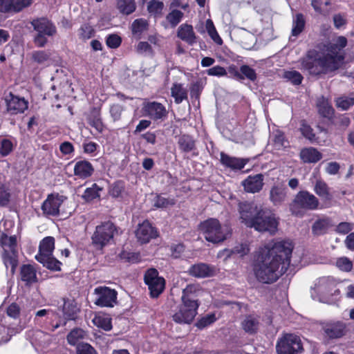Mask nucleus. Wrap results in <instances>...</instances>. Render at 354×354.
Here are the masks:
<instances>
[{"label": "nucleus", "instance_id": "46", "mask_svg": "<svg viewBox=\"0 0 354 354\" xmlns=\"http://www.w3.org/2000/svg\"><path fill=\"white\" fill-rule=\"evenodd\" d=\"M273 143L276 149L280 150L288 147L289 142L287 140L284 132L277 130L274 134Z\"/></svg>", "mask_w": 354, "mask_h": 354}, {"label": "nucleus", "instance_id": "47", "mask_svg": "<svg viewBox=\"0 0 354 354\" xmlns=\"http://www.w3.org/2000/svg\"><path fill=\"white\" fill-rule=\"evenodd\" d=\"M86 335V333L84 330L77 328H74L67 335L68 343L72 346H75L77 344L80 340L84 339Z\"/></svg>", "mask_w": 354, "mask_h": 354}, {"label": "nucleus", "instance_id": "32", "mask_svg": "<svg viewBox=\"0 0 354 354\" xmlns=\"http://www.w3.org/2000/svg\"><path fill=\"white\" fill-rule=\"evenodd\" d=\"M171 96L174 97L176 104L188 100V91L181 83L175 82L171 87Z\"/></svg>", "mask_w": 354, "mask_h": 354}, {"label": "nucleus", "instance_id": "62", "mask_svg": "<svg viewBox=\"0 0 354 354\" xmlns=\"http://www.w3.org/2000/svg\"><path fill=\"white\" fill-rule=\"evenodd\" d=\"M106 45L109 48H118L122 44V38L117 34H109L106 37Z\"/></svg>", "mask_w": 354, "mask_h": 354}, {"label": "nucleus", "instance_id": "42", "mask_svg": "<svg viewBox=\"0 0 354 354\" xmlns=\"http://www.w3.org/2000/svg\"><path fill=\"white\" fill-rule=\"evenodd\" d=\"M330 226L328 218L317 220L312 226L313 233L315 235L324 234Z\"/></svg>", "mask_w": 354, "mask_h": 354}, {"label": "nucleus", "instance_id": "5", "mask_svg": "<svg viewBox=\"0 0 354 354\" xmlns=\"http://www.w3.org/2000/svg\"><path fill=\"white\" fill-rule=\"evenodd\" d=\"M340 282L331 276L319 278L315 284L319 301L328 304H336L341 297V291L337 288Z\"/></svg>", "mask_w": 354, "mask_h": 354}, {"label": "nucleus", "instance_id": "55", "mask_svg": "<svg viewBox=\"0 0 354 354\" xmlns=\"http://www.w3.org/2000/svg\"><path fill=\"white\" fill-rule=\"evenodd\" d=\"M335 102L337 109L346 111L354 105V97L341 96L336 98Z\"/></svg>", "mask_w": 354, "mask_h": 354}, {"label": "nucleus", "instance_id": "27", "mask_svg": "<svg viewBox=\"0 0 354 354\" xmlns=\"http://www.w3.org/2000/svg\"><path fill=\"white\" fill-rule=\"evenodd\" d=\"M177 37L190 46L196 42V36L192 25L181 24L178 28Z\"/></svg>", "mask_w": 354, "mask_h": 354}, {"label": "nucleus", "instance_id": "24", "mask_svg": "<svg viewBox=\"0 0 354 354\" xmlns=\"http://www.w3.org/2000/svg\"><path fill=\"white\" fill-rule=\"evenodd\" d=\"M325 335L330 339L342 337L346 331V326L341 322L327 323L323 327Z\"/></svg>", "mask_w": 354, "mask_h": 354}, {"label": "nucleus", "instance_id": "22", "mask_svg": "<svg viewBox=\"0 0 354 354\" xmlns=\"http://www.w3.org/2000/svg\"><path fill=\"white\" fill-rule=\"evenodd\" d=\"M220 156L221 165L232 170H241L249 161L248 158L232 157L223 151L221 152Z\"/></svg>", "mask_w": 354, "mask_h": 354}, {"label": "nucleus", "instance_id": "31", "mask_svg": "<svg viewBox=\"0 0 354 354\" xmlns=\"http://www.w3.org/2000/svg\"><path fill=\"white\" fill-rule=\"evenodd\" d=\"M2 259L6 268H8L9 266L10 267V274L13 275L15 273L19 263L18 251H8L4 248Z\"/></svg>", "mask_w": 354, "mask_h": 354}, {"label": "nucleus", "instance_id": "14", "mask_svg": "<svg viewBox=\"0 0 354 354\" xmlns=\"http://www.w3.org/2000/svg\"><path fill=\"white\" fill-rule=\"evenodd\" d=\"M158 236L157 228L153 226L149 220H145L142 223H139L136 231V236L141 243H147Z\"/></svg>", "mask_w": 354, "mask_h": 354}, {"label": "nucleus", "instance_id": "39", "mask_svg": "<svg viewBox=\"0 0 354 354\" xmlns=\"http://www.w3.org/2000/svg\"><path fill=\"white\" fill-rule=\"evenodd\" d=\"M12 201V192L10 187L0 180V207H7Z\"/></svg>", "mask_w": 354, "mask_h": 354}, {"label": "nucleus", "instance_id": "15", "mask_svg": "<svg viewBox=\"0 0 354 354\" xmlns=\"http://www.w3.org/2000/svg\"><path fill=\"white\" fill-rule=\"evenodd\" d=\"M227 73L230 74V77L236 80L241 81L245 78L254 82L257 78V75L254 68L249 65L243 64L241 66L240 68L234 65L231 64L227 67Z\"/></svg>", "mask_w": 354, "mask_h": 354}, {"label": "nucleus", "instance_id": "11", "mask_svg": "<svg viewBox=\"0 0 354 354\" xmlns=\"http://www.w3.org/2000/svg\"><path fill=\"white\" fill-rule=\"evenodd\" d=\"M142 111L144 115L149 117L154 121L163 120L168 115L165 106L160 102L156 101L143 103Z\"/></svg>", "mask_w": 354, "mask_h": 354}, {"label": "nucleus", "instance_id": "58", "mask_svg": "<svg viewBox=\"0 0 354 354\" xmlns=\"http://www.w3.org/2000/svg\"><path fill=\"white\" fill-rule=\"evenodd\" d=\"M283 77L294 85H299L303 81L302 75L297 71H286Z\"/></svg>", "mask_w": 354, "mask_h": 354}, {"label": "nucleus", "instance_id": "23", "mask_svg": "<svg viewBox=\"0 0 354 354\" xmlns=\"http://www.w3.org/2000/svg\"><path fill=\"white\" fill-rule=\"evenodd\" d=\"M31 24L38 33L47 36H53L57 32L55 26L46 17L34 19Z\"/></svg>", "mask_w": 354, "mask_h": 354}, {"label": "nucleus", "instance_id": "52", "mask_svg": "<svg viewBox=\"0 0 354 354\" xmlns=\"http://www.w3.org/2000/svg\"><path fill=\"white\" fill-rule=\"evenodd\" d=\"M55 249V239L53 236H46L44 238L39 246V252H44L50 254H53Z\"/></svg>", "mask_w": 354, "mask_h": 354}, {"label": "nucleus", "instance_id": "4", "mask_svg": "<svg viewBox=\"0 0 354 354\" xmlns=\"http://www.w3.org/2000/svg\"><path fill=\"white\" fill-rule=\"evenodd\" d=\"M119 227L112 221L101 222L96 225L91 236V245L97 251L104 249L114 243V237L118 234Z\"/></svg>", "mask_w": 354, "mask_h": 354}, {"label": "nucleus", "instance_id": "49", "mask_svg": "<svg viewBox=\"0 0 354 354\" xmlns=\"http://www.w3.org/2000/svg\"><path fill=\"white\" fill-rule=\"evenodd\" d=\"M51 53L46 50H35L32 53V59L38 64H45L50 61Z\"/></svg>", "mask_w": 354, "mask_h": 354}, {"label": "nucleus", "instance_id": "6", "mask_svg": "<svg viewBox=\"0 0 354 354\" xmlns=\"http://www.w3.org/2000/svg\"><path fill=\"white\" fill-rule=\"evenodd\" d=\"M279 218L268 208H260L256 213L252 227L259 232L274 234L278 230Z\"/></svg>", "mask_w": 354, "mask_h": 354}, {"label": "nucleus", "instance_id": "59", "mask_svg": "<svg viewBox=\"0 0 354 354\" xmlns=\"http://www.w3.org/2000/svg\"><path fill=\"white\" fill-rule=\"evenodd\" d=\"M175 201L174 199H169L162 197L160 194H157L153 199V207L156 208H164L169 205H174Z\"/></svg>", "mask_w": 354, "mask_h": 354}, {"label": "nucleus", "instance_id": "7", "mask_svg": "<svg viewBox=\"0 0 354 354\" xmlns=\"http://www.w3.org/2000/svg\"><path fill=\"white\" fill-rule=\"evenodd\" d=\"M318 198L306 190L299 191L290 205L292 214L302 216L303 210H315L319 208Z\"/></svg>", "mask_w": 354, "mask_h": 354}, {"label": "nucleus", "instance_id": "13", "mask_svg": "<svg viewBox=\"0 0 354 354\" xmlns=\"http://www.w3.org/2000/svg\"><path fill=\"white\" fill-rule=\"evenodd\" d=\"M200 291L199 285L188 284L183 290L182 301L187 310H198L200 302L198 292Z\"/></svg>", "mask_w": 354, "mask_h": 354}, {"label": "nucleus", "instance_id": "57", "mask_svg": "<svg viewBox=\"0 0 354 354\" xmlns=\"http://www.w3.org/2000/svg\"><path fill=\"white\" fill-rule=\"evenodd\" d=\"M124 111L125 106L118 103L111 104L109 109L111 116L114 122L121 120L122 112Z\"/></svg>", "mask_w": 354, "mask_h": 354}, {"label": "nucleus", "instance_id": "2", "mask_svg": "<svg viewBox=\"0 0 354 354\" xmlns=\"http://www.w3.org/2000/svg\"><path fill=\"white\" fill-rule=\"evenodd\" d=\"M335 58L331 55H322L319 51L310 49L301 59L300 63L302 69L307 71L310 75L319 76L338 70Z\"/></svg>", "mask_w": 354, "mask_h": 354}, {"label": "nucleus", "instance_id": "3", "mask_svg": "<svg viewBox=\"0 0 354 354\" xmlns=\"http://www.w3.org/2000/svg\"><path fill=\"white\" fill-rule=\"evenodd\" d=\"M199 230L205 239L214 244L223 243L232 234V230L230 225H222L217 218H209L201 222Z\"/></svg>", "mask_w": 354, "mask_h": 354}, {"label": "nucleus", "instance_id": "43", "mask_svg": "<svg viewBox=\"0 0 354 354\" xmlns=\"http://www.w3.org/2000/svg\"><path fill=\"white\" fill-rule=\"evenodd\" d=\"M196 315V311H176L173 315L174 320L178 323L189 324Z\"/></svg>", "mask_w": 354, "mask_h": 354}, {"label": "nucleus", "instance_id": "1", "mask_svg": "<svg viewBox=\"0 0 354 354\" xmlns=\"http://www.w3.org/2000/svg\"><path fill=\"white\" fill-rule=\"evenodd\" d=\"M294 245L281 240L257 248L252 254L251 266L257 280L271 284L285 274L290 264Z\"/></svg>", "mask_w": 354, "mask_h": 354}, {"label": "nucleus", "instance_id": "35", "mask_svg": "<svg viewBox=\"0 0 354 354\" xmlns=\"http://www.w3.org/2000/svg\"><path fill=\"white\" fill-rule=\"evenodd\" d=\"M299 131L301 136L310 143H314L317 141L318 138L316 136L314 129L305 119L299 121Z\"/></svg>", "mask_w": 354, "mask_h": 354}, {"label": "nucleus", "instance_id": "53", "mask_svg": "<svg viewBox=\"0 0 354 354\" xmlns=\"http://www.w3.org/2000/svg\"><path fill=\"white\" fill-rule=\"evenodd\" d=\"M206 30L207 31L208 35L212 38V39L218 45H221L223 44V39L219 36L213 21L211 19H207L206 21L205 24Z\"/></svg>", "mask_w": 354, "mask_h": 354}, {"label": "nucleus", "instance_id": "26", "mask_svg": "<svg viewBox=\"0 0 354 354\" xmlns=\"http://www.w3.org/2000/svg\"><path fill=\"white\" fill-rule=\"evenodd\" d=\"M287 189L283 185H276L271 187L269 199L275 206L281 205L286 198Z\"/></svg>", "mask_w": 354, "mask_h": 354}, {"label": "nucleus", "instance_id": "30", "mask_svg": "<svg viewBox=\"0 0 354 354\" xmlns=\"http://www.w3.org/2000/svg\"><path fill=\"white\" fill-rule=\"evenodd\" d=\"M21 279L26 286H30L37 281L36 270L30 264H24L20 268Z\"/></svg>", "mask_w": 354, "mask_h": 354}, {"label": "nucleus", "instance_id": "29", "mask_svg": "<svg viewBox=\"0 0 354 354\" xmlns=\"http://www.w3.org/2000/svg\"><path fill=\"white\" fill-rule=\"evenodd\" d=\"M317 108L318 113L322 117L328 120H331L334 117L335 109L329 100L324 96L317 100Z\"/></svg>", "mask_w": 354, "mask_h": 354}, {"label": "nucleus", "instance_id": "48", "mask_svg": "<svg viewBox=\"0 0 354 354\" xmlns=\"http://www.w3.org/2000/svg\"><path fill=\"white\" fill-rule=\"evenodd\" d=\"M95 34L94 28L88 23L83 24L78 29L79 38L83 41L91 39L95 36Z\"/></svg>", "mask_w": 354, "mask_h": 354}, {"label": "nucleus", "instance_id": "40", "mask_svg": "<svg viewBox=\"0 0 354 354\" xmlns=\"http://www.w3.org/2000/svg\"><path fill=\"white\" fill-rule=\"evenodd\" d=\"M306 19L302 13L296 14L292 21L291 35L294 37L299 36L305 28Z\"/></svg>", "mask_w": 354, "mask_h": 354}, {"label": "nucleus", "instance_id": "33", "mask_svg": "<svg viewBox=\"0 0 354 354\" xmlns=\"http://www.w3.org/2000/svg\"><path fill=\"white\" fill-rule=\"evenodd\" d=\"M314 191L324 203H330L333 195L330 192V188L324 180H317L315 185Z\"/></svg>", "mask_w": 354, "mask_h": 354}, {"label": "nucleus", "instance_id": "18", "mask_svg": "<svg viewBox=\"0 0 354 354\" xmlns=\"http://www.w3.org/2000/svg\"><path fill=\"white\" fill-rule=\"evenodd\" d=\"M6 111L10 115H17L23 113L28 107V102L24 97H19L10 93L9 96L6 99Z\"/></svg>", "mask_w": 354, "mask_h": 354}, {"label": "nucleus", "instance_id": "36", "mask_svg": "<svg viewBox=\"0 0 354 354\" xmlns=\"http://www.w3.org/2000/svg\"><path fill=\"white\" fill-rule=\"evenodd\" d=\"M116 8L120 13L124 15H130L136 10L135 0H116Z\"/></svg>", "mask_w": 354, "mask_h": 354}, {"label": "nucleus", "instance_id": "17", "mask_svg": "<svg viewBox=\"0 0 354 354\" xmlns=\"http://www.w3.org/2000/svg\"><path fill=\"white\" fill-rule=\"evenodd\" d=\"M187 272L189 276L198 279H203L215 276L216 274V268L213 265L205 263H197L192 265Z\"/></svg>", "mask_w": 354, "mask_h": 354}, {"label": "nucleus", "instance_id": "20", "mask_svg": "<svg viewBox=\"0 0 354 354\" xmlns=\"http://www.w3.org/2000/svg\"><path fill=\"white\" fill-rule=\"evenodd\" d=\"M263 175L262 174L250 175L242 181L244 190L251 194L259 192L263 189Z\"/></svg>", "mask_w": 354, "mask_h": 354}, {"label": "nucleus", "instance_id": "21", "mask_svg": "<svg viewBox=\"0 0 354 354\" xmlns=\"http://www.w3.org/2000/svg\"><path fill=\"white\" fill-rule=\"evenodd\" d=\"M94 172V167L86 160L77 161L73 168L74 176L82 180L90 178L93 176Z\"/></svg>", "mask_w": 354, "mask_h": 354}, {"label": "nucleus", "instance_id": "56", "mask_svg": "<svg viewBox=\"0 0 354 354\" xmlns=\"http://www.w3.org/2000/svg\"><path fill=\"white\" fill-rule=\"evenodd\" d=\"M125 189L124 183L122 180H117L114 182L109 190V194L115 198L122 196Z\"/></svg>", "mask_w": 354, "mask_h": 354}, {"label": "nucleus", "instance_id": "28", "mask_svg": "<svg viewBox=\"0 0 354 354\" xmlns=\"http://www.w3.org/2000/svg\"><path fill=\"white\" fill-rule=\"evenodd\" d=\"M88 123L98 133H102L104 129L101 118V109L100 107H93L87 117Z\"/></svg>", "mask_w": 354, "mask_h": 354}, {"label": "nucleus", "instance_id": "25", "mask_svg": "<svg viewBox=\"0 0 354 354\" xmlns=\"http://www.w3.org/2000/svg\"><path fill=\"white\" fill-rule=\"evenodd\" d=\"M322 153L313 147H304L299 152V158L304 163H316L322 160Z\"/></svg>", "mask_w": 354, "mask_h": 354}, {"label": "nucleus", "instance_id": "16", "mask_svg": "<svg viewBox=\"0 0 354 354\" xmlns=\"http://www.w3.org/2000/svg\"><path fill=\"white\" fill-rule=\"evenodd\" d=\"M259 209L257 206L252 203L248 201L239 203L238 211L241 223L251 228L252 223L254 222L256 213Z\"/></svg>", "mask_w": 354, "mask_h": 354}, {"label": "nucleus", "instance_id": "45", "mask_svg": "<svg viewBox=\"0 0 354 354\" xmlns=\"http://www.w3.org/2000/svg\"><path fill=\"white\" fill-rule=\"evenodd\" d=\"M93 323L98 328L109 331L112 328L111 319L106 315H99L93 319Z\"/></svg>", "mask_w": 354, "mask_h": 354}, {"label": "nucleus", "instance_id": "50", "mask_svg": "<svg viewBox=\"0 0 354 354\" xmlns=\"http://www.w3.org/2000/svg\"><path fill=\"white\" fill-rule=\"evenodd\" d=\"M335 266L342 272H350L353 268V263L348 257H341L336 259Z\"/></svg>", "mask_w": 354, "mask_h": 354}, {"label": "nucleus", "instance_id": "8", "mask_svg": "<svg viewBox=\"0 0 354 354\" xmlns=\"http://www.w3.org/2000/svg\"><path fill=\"white\" fill-rule=\"evenodd\" d=\"M277 354H299L303 351L300 337L294 334H286L277 340Z\"/></svg>", "mask_w": 354, "mask_h": 354}, {"label": "nucleus", "instance_id": "60", "mask_svg": "<svg viewBox=\"0 0 354 354\" xmlns=\"http://www.w3.org/2000/svg\"><path fill=\"white\" fill-rule=\"evenodd\" d=\"M183 13L179 10H173L166 17L167 21L172 27L176 26L181 21Z\"/></svg>", "mask_w": 354, "mask_h": 354}, {"label": "nucleus", "instance_id": "41", "mask_svg": "<svg viewBox=\"0 0 354 354\" xmlns=\"http://www.w3.org/2000/svg\"><path fill=\"white\" fill-rule=\"evenodd\" d=\"M0 245L3 248L8 247L9 251H17V241L15 235L8 236L5 232L0 234Z\"/></svg>", "mask_w": 354, "mask_h": 354}, {"label": "nucleus", "instance_id": "12", "mask_svg": "<svg viewBox=\"0 0 354 354\" xmlns=\"http://www.w3.org/2000/svg\"><path fill=\"white\" fill-rule=\"evenodd\" d=\"M61 198L62 196L59 194H50L47 196L41 206L44 216H57L59 215V208L63 203Z\"/></svg>", "mask_w": 354, "mask_h": 354}, {"label": "nucleus", "instance_id": "9", "mask_svg": "<svg viewBox=\"0 0 354 354\" xmlns=\"http://www.w3.org/2000/svg\"><path fill=\"white\" fill-rule=\"evenodd\" d=\"M144 281L148 286L152 297H158L165 290V280L159 276V272L156 268H149L145 272Z\"/></svg>", "mask_w": 354, "mask_h": 354}, {"label": "nucleus", "instance_id": "38", "mask_svg": "<svg viewBox=\"0 0 354 354\" xmlns=\"http://www.w3.org/2000/svg\"><path fill=\"white\" fill-rule=\"evenodd\" d=\"M259 325V319L253 315L245 317L241 323L243 329L250 334L257 333Z\"/></svg>", "mask_w": 354, "mask_h": 354}, {"label": "nucleus", "instance_id": "64", "mask_svg": "<svg viewBox=\"0 0 354 354\" xmlns=\"http://www.w3.org/2000/svg\"><path fill=\"white\" fill-rule=\"evenodd\" d=\"M13 333L12 329L7 328L2 322H0V344L8 342Z\"/></svg>", "mask_w": 354, "mask_h": 354}, {"label": "nucleus", "instance_id": "19", "mask_svg": "<svg viewBox=\"0 0 354 354\" xmlns=\"http://www.w3.org/2000/svg\"><path fill=\"white\" fill-rule=\"evenodd\" d=\"M32 0H0V12L17 13L28 7Z\"/></svg>", "mask_w": 354, "mask_h": 354}, {"label": "nucleus", "instance_id": "44", "mask_svg": "<svg viewBox=\"0 0 354 354\" xmlns=\"http://www.w3.org/2000/svg\"><path fill=\"white\" fill-rule=\"evenodd\" d=\"M164 3L159 0H151L147 3V11L151 15L160 17L162 15Z\"/></svg>", "mask_w": 354, "mask_h": 354}, {"label": "nucleus", "instance_id": "61", "mask_svg": "<svg viewBox=\"0 0 354 354\" xmlns=\"http://www.w3.org/2000/svg\"><path fill=\"white\" fill-rule=\"evenodd\" d=\"M14 149L12 142L7 138H3L0 142V155L2 157L8 156Z\"/></svg>", "mask_w": 354, "mask_h": 354}, {"label": "nucleus", "instance_id": "63", "mask_svg": "<svg viewBox=\"0 0 354 354\" xmlns=\"http://www.w3.org/2000/svg\"><path fill=\"white\" fill-rule=\"evenodd\" d=\"M351 124V119L346 114H341L337 118L335 123L337 128L341 131H345Z\"/></svg>", "mask_w": 354, "mask_h": 354}, {"label": "nucleus", "instance_id": "34", "mask_svg": "<svg viewBox=\"0 0 354 354\" xmlns=\"http://www.w3.org/2000/svg\"><path fill=\"white\" fill-rule=\"evenodd\" d=\"M177 143L179 149L183 153H189L196 149L195 139L188 134L180 136Z\"/></svg>", "mask_w": 354, "mask_h": 354}, {"label": "nucleus", "instance_id": "37", "mask_svg": "<svg viewBox=\"0 0 354 354\" xmlns=\"http://www.w3.org/2000/svg\"><path fill=\"white\" fill-rule=\"evenodd\" d=\"M102 190L103 188L102 187H100L97 183H93L91 187H88L84 190L82 195V198L86 203H91L100 198V192Z\"/></svg>", "mask_w": 354, "mask_h": 354}, {"label": "nucleus", "instance_id": "54", "mask_svg": "<svg viewBox=\"0 0 354 354\" xmlns=\"http://www.w3.org/2000/svg\"><path fill=\"white\" fill-rule=\"evenodd\" d=\"M327 50L328 53L326 55H331L335 57V61L336 62V63L338 66V69H339L341 67V65H342L343 61L344 60V58H345L344 55L339 53V51H340L341 50L336 45V44H330L328 46Z\"/></svg>", "mask_w": 354, "mask_h": 354}, {"label": "nucleus", "instance_id": "51", "mask_svg": "<svg viewBox=\"0 0 354 354\" xmlns=\"http://www.w3.org/2000/svg\"><path fill=\"white\" fill-rule=\"evenodd\" d=\"M148 26L149 24L146 19L142 18L136 19L131 24V32L133 35H140L148 29Z\"/></svg>", "mask_w": 354, "mask_h": 354}, {"label": "nucleus", "instance_id": "10", "mask_svg": "<svg viewBox=\"0 0 354 354\" xmlns=\"http://www.w3.org/2000/svg\"><path fill=\"white\" fill-rule=\"evenodd\" d=\"M94 292L97 295L95 304L99 307L113 308L117 303L118 292L114 289L100 286L95 289Z\"/></svg>", "mask_w": 354, "mask_h": 354}]
</instances>
